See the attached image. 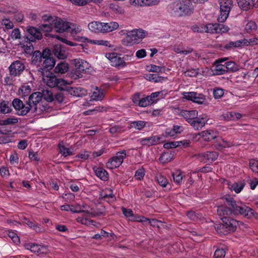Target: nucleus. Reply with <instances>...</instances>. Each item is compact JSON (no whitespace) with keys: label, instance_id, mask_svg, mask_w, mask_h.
<instances>
[{"label":"nucleus","instance_id":"nucleus-1","mask_svg":"<svg viewBox=\"0 0 258 258\" xmlns=\"http://www.w3.org/2000/svg\"><path fill=\"white\" fill-rule=\"evenodd\" d=\"M220 5V14L217 18L219 23L211 24V33L222 34L230 30L229 27L223 24L228 18L233 6V0H218Z\"/></svg>","mask_w":258,"mask_h":258},{"label":"nucleus","instance_id":"nucleus-2","mask_svg":"<svg viewBox=\"0 0 258 258\" xmlns=\"http://www.w3.org/2000/svg\"><path fill=\"white\" fill-rule=\"evenodd\" d=\"M225 200L227 206L232 208L233 215H242L248 219L258 218V214L254 211L244 204L237 202L230 196H226Z\"/></svg>","mask_w":258,"mask_h":258},{"label":"nucleus","instance_id":"nucleus-3","mask_svg":"<svg viewBox=\"0 0 258 258\" xmlns=\"http://www.w3.org/2000/svg\"><path fill=\"white\" fill-rule=\"evenodd\" d=\"M225 200L227 206L232 208L233 215H242L248 219L258 218V214L254 211L244 204L237 202L230 196H226Z\"/></svg>","mask_w":258,"mask_h":258},{"label":"nucleus","instance_id":"nucleus-4","mask_svg":"<svg viewBox=\"0 0 258 258\" xmlns=\"http://www.w3.org/2000/svg\"><path fill=\"white\" fill-rule=\"evenodd\" d=\"M194 11V7L190 0H176L168 6V11L174 16H189Z\"/></svg>","mask_w":258,"mask_h":258},{"label":"nucleus","instance_id":"nucleus-5","mask_svg":"<svg viewBox=\"0 0 258 258\" xmlns=\"http://www.w3.org/2000/svg\"><path fill=\"white\" fill-rule=\"evenodd\" d=\"M30 73L32 75L33 73L37 75L42 78L43 83L50 88L57 87L60 89H63V86L69 84L67 81L57 78L51 72L43 69H38L36 71L31 70Z\"/></svg>","mask_w":258,"mask_h":258},{"label":"nucleus","instance_id":"nucleus-6","mask_svg":"<svg viewBox=\"0 0 258 258\" xmlns=\"http://www.w3.org/2000/svg\"><path fill=\"white\" fill-rule=\"evenodd\" d=\"M50 19L52 20L54 29L56 32L62 33L67 31L74 37L82 31L81 27L76 24L63 21L57 17L51 18Z\"/></svg>","mask_w":258,"mask_h":258},{"label":"nucleus","instance_id":"nucleus-7","mask_svg":"<svg viewBox=\"0 0 258 258\" xmlns=\"http://www.w3.org/2000/svg\"><path fill=\"white\" fill-rule=\"evenodd\" d=\"M223 224H218L214 225L215 229L218 233L222 232L221 228L225 227L229 231H235L237 226L241 228H246V225L242 222L238 221L230 217L222 218Z\"/></svg>","mask_w":258,"mask_h":258},{"label":"nucleus","instance_id":"nucleus-8","mask_svg":"<svg viewBox=\"0 0 258 258\" xmlns=\"http://www.w3.org/2000/svg\"><path fill=\"white\" fill-rule=\"evenodd\" d=\"M145 36L146 32L143 30H133L127 32L126 36L122 40V42L125 45L131 46L138 43L145 38Z\"/></svg>","mask_w":258,"mask_h":258},{"label":"nucleus","instance_id":"nucleus-9","mask_svg":"<svg viewBox=\"0 0 258 258\" xmlns=\"http://www.w3.org/2000/svg\"><path fill=\"white\" fill-rule=\"evenodd\" d=\"M126 157V152L123 150L117 152L115 155L109 159L106 164V167L113 169L119 167Z\"/></svg>","mask_w":258,"mask_h":258},{"label":"nucleus","instance_id":"nucleus-10","mask_svg":"<svg viewBox=\"0 0 258 258\" xmlns=\"http://www.w3.org/2000/svg\"><path fill=\"white\" fill-rule=\"evenodd\" d=\"M211 145L217 149L220 150L223 148H228L232 146V144L224 140L221 137L218 136V133L212 131L211 132Z\"/></svg>","mask_w":258,"mask_h":258},{"label":"nucleus","instance_id":"nucleus-11","mask_svg":"<svg viewBox=\"0 0 258 258\" xmlns=\"http://www.w3.org/2000/svg\"><path fill=\"white\" fill-rule=\"evenodd\" d=\"M120 54L108 53L106 54V58L109 60L111 65L118 69H121L126 66L125 61L122 59Z\"/></svg>","mask_w":258,"mask_h":258},{"label":"nucleus","instance_id":"nucleus-12","mask_svg":"<svg viewBox=\"0 0 258 258\" xmlns=\"http://www.w3.org/2000/svg\"><path fill=\"white\" fill-rule=\"evenodd\" d=\"M12 104L19 115H25L31 110V106L29 105L28 103L25 104L20 99L18 98L14 99Z\"/></svg>","mask_w":258,"mask_h":258},{"label":"nucleus","instance_id":"nucleus-13","mask_svg":"<svg viewBox=\"0 0 258 258\" xmlns=\"http://www.w3.org/2000/svg\"><path fill=\"white\" fill-rule=\"evenodd\" d=\"M43 94L40 92H35L31 94L28 97V100L26 102L31 106V111L36 112L38 109V105L41 102Z\"/></svg>","mask_w":258,"mask_h":258},{"label":"nucleus","instance_id":"nucleus-14","mask_svg":"<svg viewBox=\"0 0 258 258\" xmlns=\"http://www.w3.org/2000/svg\"><path fill=\"white\" fill-rule=\"evenodd\" d=\"M25 68V65L22 61H14L8 68L10 75L14 77L19 76L24 71Z\"/></svg>","mask_w":258,"mask_h":258},{"label":"nucleus","instance_id":"nucleus-15","mask_svg":"<svg viewBox=\"0 0 258 258\" xmlns=\"http://www.w3.org/2000/svg\"><path fill=\"white\" fill-rule=\"evenodd\" d=\"M183 98L199 104H203L205 100V96L203 94L195 92L183 93Z\"/></svg>","mask_w":258,"mask_h":258},{"label":"nucleus","instance_id":"nucleus-16","mask_svg":"<svg viewBox=\"0 0 258 258\" xmlns=\"http://www.w3.org/2000/svg\"><path fill=\"white\" fill-rule=\"evenodd\" d=\"M27 34L25 40L29 41L34 42L36 40H40L42 37L41 33L36 28L34 27H30L27 30Z\"/></svg>","mask_w":258,"mask_h":258},{"label":"nucleus","instance_id":"nucleus-17","mask_svg":"<svg viewBox=\"0 0 258 258\" xmlns=\"http://www.w3.org/2000/svg\"><path fill=\"white\" fill-rule=\"evenodd\" d=\"M225 60V59H219L214 62L211 69V75H220L225 73V65L220 63Z\"/></svg>","mask_w":258,"mask_h":258},{"label":"nucleus","instance_id":"nucleus-18","mask_svg":"<svg viewBox=\"0 0 258 258\" xmlns=\"http://www.w3.org/2000/svg\"><path fill=\"white\" fill-rule=\"evenodd\" d=\"M52 53L60 59H63L68 56V53L66 51L65 47L60 44H56L53 46Z\"/></svg>","mask_w":258,"mask_h":258},{"label":"nucleus","instance_id":"nucleus-19","mask_svg":"<svg viewBox=\"0 0 258 258\" xmlns=\"http://www.w3.org/2000/svg\"><path fill=\"white\" fill-rule=\"evenodd\" d=\"M161 138L158 136H152L139 140L140 144L143 146H151L155 145L160 142Z\"/></svg>","mask_w":258,"mask_h":258},{"label":"nucleus","instance_id":"nucleus-20","mask_svg":"<svg viewBox=\"0 0 258 258\" xmlns=\"http://www.w3.org/2000/svg\"><path fill=\"white\" fill-rule=\"evenodd\" d=\"M180 114L191 125V122L198 116V112L196 110H182L180 111Z\"/></svg>","mask_w":258,"mask_h":258},{"label":"nucleus","instance_id":"nucleus-21","mask_svg":"<svg viewBox=\"0 0 258 258\" xmlns=\"http://www.w3.org/2000/svg\"><path fill=\"white\" fill-rule=\"evenodd\" d=\"M75 67L76 72L79 74L83 73L89 69V63L83 59H75Z\"/></svg>","mask_w":258,"mask_h":258},{"label":"nucleus","instance_id":"nucleus-22","mask_svg":"<svg viewBox=\"0 0 258 258\" xmlns=\"http://www.w3.org/2000/svg\"><path fill=\"white\" fill-rule=\"evenodd\" d=\"M208 120L209 118L206 115L199 117L197 116L191 122V125L196 130H199L200 128L203 127Z\"/></svg>","mask_w":258,"mask_h":258},{"label":"nucleus","instance_id":"nucleus-23","mask_svg":"<svg viewBox=\"0 0 258 258\" xmlns=\"http://www.w3.org/2000/svg\"><path fill=\"white\" fill-rule=\"evenodd\" d=\"M218 215L222 218L229 217L228 216L233 215L232 208L230 206H219L217 208Z\"/></svg>","mask_w":258,"mask_h":258},{"label":"nucleus","instance_id":"nucleus-24","mask_svg":"<svg viewBox=\"0 0 258 258\" xmlns=\"http://www.w3.org/2000/svg\"><path fill=\"white\" fill-rule=\"evenodd\" d=\"M87 214L92 217L104 215L105 214V207L101 206L100 207L95 210L93 208H90V207L88 206Z\"/></svg>","mask_w":258,"mask_h":258},{"label":"nucleus","instance_id":"nucleus-25","mask_svg":"<svg viewBox=\"0 0 258 258\" xmlns=\"http://www.w3.org/2000/svg\"><path fill=\"white\" fill-rule=\"evenodd\" d=\"M100 198L109 203L115 200V197L113 194L112 190L111 189H107L102 191L100 195Z\"/></svg>","mask_w":258,"mask_h":258},{"label":"nucleus","instance_id":"nucleus-26","mask_svg":"<svg viewBox=\"0 0 258 258\" xmlns=\"http://www.w3.org/2000/svg\"><path fill=\"white\" fill-rule=\"evenodd\" d=\"M68 92L71 95L76 97H82L87 94V91L81 87H70Z\"/></svg>","mask_w":258,"mask_h":258},{"label":"nucleus","instance_id":"nucleus-27","mask_svg":"<svg viewBox=\"0 0 258 258\" xmlns=\"http://www.w3.org/2000/svg\"><path fill=\"white\" fill-rule=\"evenodd\" d=\"M228 188L231 191H234L236 193H239L243 188L244 183L243 182L231 183L227 182Z\"/></svg>","mask_w":258,"mask_h":258},{"label":"nucleus","instance_id":"nucleus-28","mask_svg":"<svg viewBox=\"0 0 258 258\" xmlns=\"http://www.w3.org/2000/svg\"><path fill=\"white\" fill-rule=\"evenodd\" d=\"M102 30L101 33H106L111 32L114 30L116 29L119 25L116 22H110V23H102Z\"/></svg>","mask_w":258,"mask_h":258},{"label":"nucleus","instance_id":"nucleus-29","mask_svg":"<svg viewBox=\"0 0 258 258\" xmlns=\"http://www.w3.org/2000/svg\"><path fill=\"white\" fill-rule=\"evenodd\" d=\"M88 205L86 204L81 206L79 204L70 205V211L74 213H87Z\"/></svg>","mask_w":258,"mask_h":258},{"label":"nucleus","instance_id":"nucleus-30","mask_svg":"<svg viewBox=\"0 0 258 258\" xmlns=\"http://www.w3.org/2000/svg\"><path fill=\"white\" fill-rule=\"evenodd\" d=\"M254 1L255 0H237L239 7L244 11L250 9Z\"/></svg>","mask_w":258,"mask_h":258},{"label":"nucleus","instance_id":"nucleus-31","mask_svg":"<svg viewBox=\"0 0 258 258\" xmlns=\"http://www.w3.org/2000/svg\"><path fill=\"white\" fill-rule=\"evenodd\" d=\"M44 59V60L42 63V68H40V69H43L48 71V70L51 69L54 66L55 63V59L51 57Z\"/></svg>","mask_w":258,"mask_h":258},{"label":"nucleus","instance_id":"nucleus-32","mask_svg":"<svg viewBox=\"0 0 258 258\" xmlns=\"http://www.w3.org/2000/svg\"><path fill=\"white\" fill-rule=\"evenodd\" d=\"M88 28L92 32L95 33L101 32V30H102V23L98 21L92 22L89 23Z\"/></svg>","mask_w":258,"mask_h":258},{"label":"nucleus","instance_id":"nucleus-33","mask_svg":"<svg viewBox=\"0 0 258 258\" xmlns=\"http://www.w3.org/2000/svg\"><path fill=\"white\" fill-rule=\"evenodd\" d=\"M43 54L39 50L35 51L32 56V63L35 65H39L42 61Z\"/></svg>","mask_w":258,"mask_h":258},{"label":"nucleus","instance_id":"nucleus-34","mask_svg":"<svg viewBox=\"0 0 258 258\" xmlns=\"http://www.w3.org/2000/svg\"><path fill=\"white\" fill-rule=\"evenodd\" d=\"M104 97V93L103 91L96 87L95 90L93 92L91 97V98L96 101H101Z\"/></svg>","mask_w":258,"mask_h":258},{"label":"nucleus","instance_id":"nucleus-35","mask_svg":"<svg viewBox=\"0 0 258 258\" xmlns=\"http://www.w3.org/2000/svg\"><path fill=\"white\" fill-rule=\"evenodd\" d=\"M95 174L97 177L103 180H107L108 179L107 172L101 167H98L95 170Z\"/></svg>","mask_w":258,"mask_h":258},{"label":"nucleus","instance_id":"nucleus-36","mask_svg":"<svg viewBox=\"0 0 258 258\" xmlns=\"http://www.w3.org/2000/svg\"><path fill=\"white\" fill-rule=\"evenodd\" d=\"M31 42L32 41L24 39V42L23 41L20 44L27 53H31L33 51L34 48Z\"/></svg>","mask_w":258,"mask_h":258},{"label":"nucleus","instance_id":"nucleus-37","mask_svg":"<svg viewBox=\"0 0 258 258\" xmlns=\"http://www.w3.org/2000/svg\"><path fill=\"white\" fill-rule=\"evenodd\" d=\"M226 72H234L239 70V66L234 61H227L225 63Z\"/></svg>","mask_w":258,"mask_h":258},{"label":"nucleus","instance_id":"nucleus-38","mask_svg":"<svg viewBox=\"0 0 258 258\" xmlns=\"http://www.w3.org/2000/svg\"><path fill=\"white\" fill-rule=\"evenodd\" d=\"M146 125V122L145 121L139 120L131 122L128 125L129 128H134L138 130H141Z\"/></svg>","mask_w":258,"mask_h":258},{"label":"nucleus","instance_id":"nucleus-39","mask_svg":"<svg viewBox=\"0 0 258 258\" xmlns=\"http://www.w3.org/2000/svg\"><path fill=\"white\" fill-rule=\"evenodd\" d=\"M69 70V66L68 63L65 62H61L55 67L54 71L56 73L64 74Z\"/></svg>","mask_w":258,"mask_h":258},{"label":"nucleus","instance_id":"nucleus-40","mask_svg":"<svg viewBox=\"0 0 258 258\" xmlns=\"http://www.w3.org/2000/svg\"><path fill=\"white\" fill-rule=\"evenodd\" d=\"M243 43L242 40H236L235 41H230L225 45L224 47L228 50L232 49L234 48L239 47L241 46Z\"/></svg>","mask_w":258,"mask_h":258},{"label":"nucleus","instance_id":"nucleus-41","mask_svg":"<svg viewBox=\"0 0 258 258\" xmlns=\"http://www.w3.org/2000/svg\"><path fill=\"white\" fill-rule=\"evenodd\" d=\"M11 111L10 107V104L8 102L3 101L0 102V113L6 114Z\"/></svg>","mask_w":258,"mask_h":258},{"label":"nucleus","instance_id":"nucleus-42","mask_svg":"<svg viewBox=\"0 0 258 258\" xmlns=\"http://www.w3.org/2000/svg\"><path fill=\"white\" fill-rule=\"evenodd\" d=\"M25 223L30 228L33 229L37 233L42 232L44 231L43 229L40 227L37 224L29 220H26Z\"/></svg>","mask_w":258,"mask_h":258},{"label":"nucleus","instance_id":"nucleus-43","mask_svg":"<svg viewBox=\"0 0 258 258\" xmlns=\"http://www.w3.org/2000/svg\"><path fill=\"white\" fill-rule=\"evenodd\" d=\"M51 18H53L52 17H49L47 20H48V23L45 24H42L40 27L42 29V30L46 32H49L51 31L53 29H54L53 27V24L52 22V20H51Z\"/></svg>","mask_w":258,"mask_h":258},{"label":"nucleus","instance_id":"nucleus-44","mask_svg":"<svg viewBox=\"0 0 258 258\" xmlns=\"http://www.w3.org/2000/svg\"><path fill=\"white\" fill-rule=\"evenodd\" d=\"M31 92V88L28 85H25L21 87L19 90V94L22 98H25L28 96Z\"/></svg>","mask_w":258,"mask_h":258},{"label":"nucleus","instance_id":"nucleus-45","mask_svg":"<svg viewBox=\"0 0 258 258\" xmlns=\"http://www.w3.org/2000/svg\"><path fill=\"white\" fill-rule=\"evenodd\" d=\"M25 247L33 252H40L41 249L42 248L41 245L35 243H27L25 245Z\"/></svg>","mask_w":258,"mask_h":258},{"label":"nucleus","instance_id":"nucleus-46","mask_svg":"<svg viewBox=\"0 0 258 258\" xmlns=\"http://www.w3.org/2000/svg\"><path fill=\"white\" fill-rule=\"evenodd\" d=\"M58 148L59 152L64 157L72 155V152L69 148L66 147L62 143L58 144Z\"/></svg>","mask_w":258,"mask_h":258},{"label":"nucleus","instance_id":"nucleus-47","mask_svg":"<svg viewBox=\"0 0 258 258\" xmlns=\"http://www.w3.org/2000/svg\"><path fill=\"white\" fill-rule=\"evenodd\" d=\"M41 94H43L42 98L47 102H52L54 100L52 92L48 89H43Z\"/></svg>","mask_w":258,"mask_h":258},{"label":"nucleus","instance_id":"nucleus-48","mask_svg":"<svg viewBox=\"0 0 258 258\" xmlns=\"http://www.w3.org/2000/svg\"><path fill=\"white\" fill-rule=\"evenodd\" d=\"M155 180L160 185L163 187H166L168 183L166 178L160 174L156 175Z\"/></svg>","mask_w":258,"mask_h":258},{"label":"nucleus","instance_id":"nucleus-49","mask_svg":"<svg viewBox=\"0 0 258 258\" xmlns=\"http://www.w3.org/2000/svg\"><path fill=\"white\" fill-rule=\"evenodd\" d=\"M18 122V118L16 117H9L5 119L0 120L1 125H12L17 123Z\"/></svg>","mask_w":258,"mask_h":258},{"label":"nucleus","instance_id":"nucleus-50","mask_svg":"<svg viewBox=\"0 0 258 258\" xmlns=\"http://www.w3.org/2000/svg\"><path fill=\"white\" fill-rule=\"evenodd\" d=\"M172 158V154L170 152H164L161 154L159 160L163 163L169 162Z\"/></svg>","mask_w":258,"mask_h":258},{"label":"nucleus","instance_id":"nucleus-51","mask_svg":"<svg viewBox=\"0 0 258 258\" xmlns=\"http://www.w3.org/2000/svg\"><path fill=\"white\" fill-rule=\"evenodd\" d=\"M145 78L147 80L155 83L160 82L163 80V78L157 74H149L146 75Z\"/></svg>","mask_w":258,"mask_h":258},{"label":"nucleus","instance_id":"nucleus-52","mask_svg":"<svg viewBox=\"0 0 258 258\" xmlns=\"http://www.w3.org/2000/svg\"><path fill=\"white\" fill-rule=\"evenodd\" d=\"M241 117L242 115L240 113L235 112H228L225 116L227 119L233 120L238 119Z\"/></svg>","mask_w":258,"mask_h":258},{"label":"nucleus","instance_id":"nucleus-53","mask_svg":"<svg viewBox=\"0 0 258 258\" xmlns=\"http://www.w3.org/2000/svg\"><path fill=\"white\" fill-rule=\"evenodd\" d=\"M172 177L174 182L178 184H180L182 183L183 176L181 172L178 171H176L172 173Z\"/></svg>","mask_w":258,"mask_h":258},{"label":"nucleus","instance_id":"nucleus-54","mask_svg":"<svg viewBox=\"0 0 258 258\" xmlns=\"http://www.w3.org/2000/svg\"><path fill=\"white\" fill-rule=\"evenodd\" d=\"M192 30L194 32H208V27L207 25H201L200 26H194L191 28Z\"/></svg>","mask_w":258,"mask_h":258},{"label":"nucleus","instance_id":"nucleus-55","mask_svg":"<svg viewBox=\"0 0 258 258\" xmlns=\"http://www.w3.org/2000/svg\"><path fill=\"white\" fill-rule=\"evenodd\" d=\"M90 42L92 44L98 45H103L105 46H107L109 47H112V45L110 44L109 41L107 40H91Z\"/></svg>","mask_w":258,"mask_h":258},{"label":"nucleus","instance_id":"nucleus-56","mask_svg":"<svg viewBox=\"0 0 258 258\" xmlns=\"http://www.w3.org/2000/svg\"><path fill=\"white\" fill-rule=\"evenodd\" d=\"M249 165L253 172L258 174V160L255 159L250 160Z\"/></svg>","mask_w":258,"mask_h":258},{"label":"nucleus","instance_id":"nucleus-57","mask_svg":"<svg viewBox=\"0 0 258 258\" xmlns=\"http://www.w3.org/2000/svg\"><path fill=\"white\" fill-rule=\"evenodd\" d=\"M121 211L124 215L127 218H131V220H135V218L134 216L133 211L130 209H126L124 207H121Z\"/></svg>","mask_w":258,"mask_h":258},{"label":"nucleus","instance_id":"nucleus-58","mask_svg":"<svg viewBox=\"0 0 258 258\" xmlns=\"http://www.w3.org/2000/svg\"><path fill=\"white\" fill-rule=\"evenodd\" d=\"M173 50L175 52L177 53L187 54L189 53H191L193 51V49L191 48H188L187 50H181V49L179 48V47H178V46H174L173 48Z\"/></svg>","mask_w":258,"mask_h":258},{"label":"nucleus","instance_id":"nucleus-59","mask_svg":"<svg viewBox=\"0 0 258 258\" xmlns=\"http://www.w3.org/2000/svg\"><path fill=\"white\" fill-rule=\"evenodd\" d=\"M257 26L256 23L253 21H249L245 25V29L247 32H250L256 30Z\"/></svg>","mask_w":258,"mask_h":258},{"label":"nucleus","instance_id":"nucleus-60","mask_svg":"<svg viewBox=\"0 0 258 258\" xmlns=\"http://www.w3.org/2000/svg\"><path fill=\"white\" fill-rule=\"evenodd\" d=\"M145 176V170L144 168H140L138 169L135 174V177L137 180H141Z\"/></svg>","mask_w":258,"mask_h":258},{"label":"nucleus","instance_id":"nucleus-61","mask_svg":"<svg viewBox=\"0 0 258 258\" xmlns=\"http://www.w3.org/2000/svg\"><path fill=\"white\" fill-rule=\"evenodd\" d=\"M65 202H71L73 201L75 199V195L71 192H68L65 194H63L60 196Z\"/></svg>","mask_w":258,"mask_h":258},{"label":"nucleus","instance_id":"nucleus-62","mask_svg":"<svg viewBox=\"0 0 258 258\" xmlns=\"http://www.w3.org/2000/svg\"><path fill=\"white\" fill-rule=\"evenodd\" d=\"M139 105L141 107H146L150 104H152L151 101L149 100V97L148 96L143 98L139 101Z\"/></svg>","mask_w":258,"mask_h":258},{"label":"nucleus","instance_id":"nucleus-63","mask_svg":"<svg viewBox=\"0 0 258 258\" xmlns=\"http://www.w3.org/2000/svg\"><path fill=\"white\" fill-rule=\"evenodd\" d=\"M213 96L215 99L220 98L224 95V91L221 88L213 89Z\"/></svg>","mask_w":258,"mask_h":258},{"label":"nucleus","instance_id":"nucleus-64","mask_svg":"<svg viewBox=\"0 0 258 258\" xmlns=\"http://www.w3.org/2000/svg\"><path fill=\"white\" fill-rule=\"evenodd\" d=\"M225 255V251L222 248L216 249L214 254V258H223Z\"/></svg>","mask_w":258,"mask_h":258}]
</instances>
